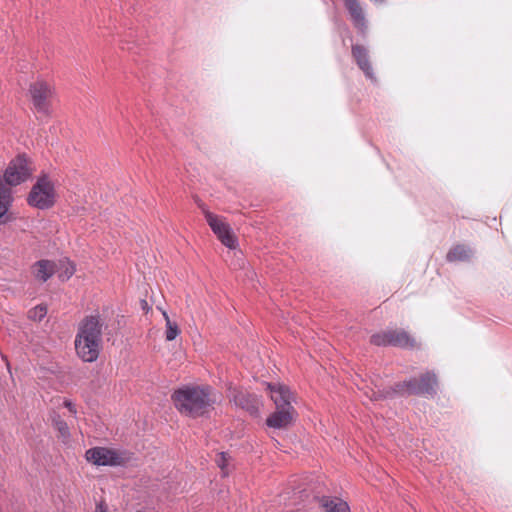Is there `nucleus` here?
<instances>
[{
  "instance_id": "f257e3e1",
  "label": "nucleus",
  "mask_w": 512,
  "mask_h": 512,
  "mask_svg": "<svg viewBox=\"0 0 512 512\" xmlns=\"http://www.w3.org/2000/svg\"><path fill=\"white\" fill-rule=\"evenodd\" d=\"M175 408L191 418H198L214 409L216 403L213 389L208 385H184L171 395Z\"/></svg>"
},
{
  "instance_id": "f03ea898",
  "label": "nucleus",
  "mask_w": 512,
  "mask_h": 512,
  "mask_svg": "<svg viewBox=\"0 0 512 512\" xmlns=\"http://www.w3.org/2000/svg\"><path fill=\"white\" fill-rule=\"evenodd\" d=\"M55 201L56 191L54 183L47 174H42L32 186L27 196V203L31 207L46 210L53 207Z\"/></svg>"
},
{
  "instance_id": "7ed1b4c3",
  "label": "nucleus",
  "mask_w": 512,
  "mask_h": 512,
  "mask_svg": "<svg viewBox=\"0 0 512 512\" xmlns=\"http://www.w3.org/2000/svg\"><path fill=\"white\" fill-rule=\"evenodd\" d=\"M34 167L30 158L19 154L12 159L3 176V183L8 186H17L27 181L33 174Z\"/></svg>"
},
{
  "instance_id": "20e7f679",
  "label": "nucleus",
  "mask_w": 512,
  "mask_h": 512,
  "mask_svg": "<svg viewBox=\"0 0 512 512\" xmlns=\"http://www.w3.org/2000/svg\"><path fill=\"white\" fill-rule=\"evenodd\" d=\"M85 457L88 462L98 466H120L128 460L124 453L106 447L90 448L86 451Z\"/></svg>"
},
{
  "instance_id": "39448f33",
  "label": "nucleus",
  "mask_w": 512,
  "mask_h": 512,
  "mask_svg": "<svg viewBox=\"0 0 512 512\" xmlns=\"http://www.w3.org/2000/svg\"><path fill=\"white\" fill-rule=\"evenodd\" d=\"M31 101L37 112L44 115L49 114L50 99L52 97L51 86L43 81L32 83L29 88Z\"/></svg>"
},
{
  "instance_id": "423d86ee",
  "label": "nucleus",
  "mask_w": 512,
  "mask_h": 512,
  "mask_svg": "<svg viewBox=\"0 0 512 512\" xmlns=\"http://www.w3.org/2000/svg\"><path fill=\"white\" fill-rule=\"evenodd\" d=\"M205 219L223 245L229 249L236 248L237 238L226 222L222 221L218 216L209 211H205Z\"/></svg>"
},
{
  "instance_id": "0eeeda50",
  "label": "nucleus",
  "mask_w": 512,
  "mask_h": 512,
  "mask_svg": "<svg viewBox=\"0 0 512 512\" xmlns=\"http://www.w3.org/2000/svg\"><path fill=\"white\" fill-rule=\"evenodd\" d=\"M102 341L85 339L81 336L75 337V350L79 358L84 362H94L97 360Z\"/></svg>"
},
{
  "instance_id": "6e6552de",
  "label": "nucleus",
  "mask_w": 512,
  "mask_h": 512,
  "mask_svg": "<svg viewBox=\"0 0 512 512\" xmlns=\"http://www.w3.org/2000/svg\"><path fill=\"white\" fill-rule=\"evenodd\" d=\"M102 326L103 323L99 315L86 316L80 322L76 336L102 341Z\"/></svg>"
},
{
  "instance_id": "1a4fd4ad",
  "label": "nucleus",
  "mask_w": 512,
  "mask_h": 512,
  "mask_svg": "<svg viewBox=\"0 0 512 512\" xmlns=\"http://www.w3.org/2000/svg\"><path fill=\"white\" fill-rule=\"evenodd\" d=\"M351 53L357 66L365 74V76L371 80H375L373 68L369 60L368 49L363 45L353 44L351 47Z\"/></svg>"
},
{
  "instance_id": "9d476101",
  "label": "nucleus",
  "mask_w": 512,
  "mask_h": 512,
  "mask_svg": "<svg viewBox=\"0 0 512 512\" xmlns=\"http://www.w3.org/2000/svg\"><path fill=\"white\" fill-rule=\"evenodd\" d=\"M296 411L294 407L276 409L267 419L268 427L282 429L288 427L294 420Z\"/></svg>"
},
{
  "instance_id": "9b49d317",
  "label": "nucleus",
  "mask_w": 512,
  "mask_h": 512,
  "mask_svg": "<svg viewBox=\"0 0 512 512\" xmlns=\"http://www.w3.org/2000/svg\"><path fill=\"white\" fill-rule=\"evenodd\" d=\"M233 402L251 415H257L259 412L260 401L255 394L235 389L233 391Z\"/></svg>"
},
{
  "instance_id": "f8f14e48",
  "label": "nucleus",
  "mask_w": 512,
  "mask_h": 512,
  "mask_svg": "<svg viewBox=\"0 0 512 512\" xmlns=\"http://www.w3.org/2000/svg\"><path fill=\"white\" fill-rule=\"evenodd\" d=\"M270 391V398L274 402L276 409L293 407L291 404L292 394L287 386L267 384Z\"/></svg>"
},
{
  "instance_id": "ddd939ff",
  "label": "nucleus",
  "mask_w": 512,
  "mask_h": 512,
  "mask_svg": "<svg viewBox=\"0 0 512 512\" xmlns=\"http://www.w3.org/2000/svg\"><path fill=\"white\" fill-rule=\"evenodd\" d=\"M345 7L348 10L351 20L355 28L361 33L365 34L367 30V23L363 8L358 0H344Z\"/></svg>"
},
{
  "instance_id": "4468645a",
  "label": "nucleus",
  "mask_w": 512,
  "mask_h": 512,
  "mask_svg": "<svg viewBox=\"0 0 512 512\" xmlns=\"http://www.w3.org/2000/svg\"><path fill=\"white\" fill-rule=\"evenodd\" d=\"M418 379L420 396L434 397L437 394L438 378L433 371H426Z\"/></svg>"
},
{
  "instance_id": "2eb2a0df",
  "label": "nucleus",
  "mask_w": 512,
  "mask_h": 512,
  "mask_svg": "<svg viewBox=\"0 0 512 512\" xmlns=\"http://www.w3.org/2000/svg\"><path fill=\"white\" fill-rule=\"evenodd\" d=\"M389 346L399 348H414L416 340L403 329H390Z\"/></svg>"
},
{
  "instance_id": "dca6fc26",
  "label": "nucleus",
  "mask_w": 512,
  "mask_h": 512,
  "mask_svg": "<svg viewBox=\"0 0 512 512\" xmlns=\"http://www.w3.org/2000/svg\"><path fill=\"white\" fill-rule=\"evenodd\" d=\"M13 202L10 186L0 180V225L6 223L9 217L6 215Z\"/></svg>"
},
{
  "instance_id": "f3484780",
  "label": "nucleus",
  "mask_w": 512,
  "mask_h": 512,
  "mask_svg": "<svg viewBox=\"0 0 512 512\" xmlns=\"http://www.w3.org/2000/svg\"><path fill=\"white\" fill-rule=\"evenodd\" d=\"M474 251L471 247L464 244H456L452 246L446 254L448 262H465L473 257Z\"/></svg>"
},
{
  "instance_id": "a211bd4d",
  "label": "nucleus",
  "mask_w": 512,
  "mask_h": 512,
  "mask_svg": "<svg viewBox=\"0 0 512 512\" xmlns=\"http://www.w3.org/2000/svg\"><path fill=\"white\" fill-rule=\"evenodd\" d=\"M56 272V264L50 260H39L34 264V276L46 282Z\"/></svg>"
},
{
  "instance_id": "6ab92c4d",
  "label": "nucleus",
  "mask_w": 512,
  "mask_h": 512,
  "mask_svg": "<svg viewBox=\"0 0 512 512\" xmlns=\"http://www.w3.org/2000/svg\"><path fill=\"white\" fill-rule=\"evenodd\" d=\"M418 379L412 377L408 380L400 381L395 383L392 388L395 396H410L418 395Z\"/></svg>"
},
{
  "instance_id": "aec40b11",
  "label": "nucleus",
  "mask_w": 512,
  "mask_h": 512,
  "mask_svg": "<svg viewBox=\"0 0 512 512\" xmlns=\"http://www.w3.org/2000/svg\"><path fill=\"white\" fill-rule=\"evenodd\" d=\"M321 507L325 512H349L348 504L340 498L322 497Z\"/></svg>"
},
{
  "instance_id": "412c9836",
  "label": "nucleus",
  "mask_w": 512,
  "mask_h": 512,
  "mask_svg": "<svg viewBox=\"0 0 512 512\" xmlns=\"http://www.w3.org/2000/svg\"><path fill=\"white\" fill-rule=\"evenodd\" d=\"M56 271L59 273V278L62 281L68 280L75 273V265L69 259L65 258L59 261L56 265Z\"/></svg>"
},
{
  "instance_id": "4be33fe9",
  "label": "nucleus",
  "mask_w": 512,
  "mask_h": 512,
  "mask_svg": "<svg viewBox=\"0 0 512 512\" xmlns=\"http://www.w3.org/2000/svg\"><path fill=\"white\" fill-rule=\"evenodd\" d=\"M166 321L165 337L167 341H173L180 333V329L176 322H172L166 312H163Z\"/></svg>"
},
{
  "instance_id": "5701e85b",
  "label": "nucleus",
  "mask_w": 512,
  "mask_h": 512,
  "mask_svg": "<svg viewBox=\"0 0 512 512\" xmlns=\"http://www.w3.org/2000/svg\"><path fill=\"white\" fill-rule=\"evenodd\" d=\"M390 329L374 333L370 337V343L375 346H389Z\"/></svg>"
},
{
  "instance_id": "b1692460",
  "label": "nucleus",
  "mask_w": 512,
  "mask_h": 512,
  "mask_svg": "<svg viewBox=\"0 0 512 512\" xmlns=\"http://www.w3.org/2000/svg\"><path fill=\"white\" fill-rule=\"evenodd\" d=\"M47 314L46 305H37L28 311V318L33 321H41Z\"/></svg>"
},
{
  "instance_id": "393cba45",
  "label": "nucleus",
  "mask_w": 512,
  "mask_h": 512,
  "mask_svg": "<svg viewBox=\"0 0 512 512\" xmlns=\"http://www.w3.org/2000/svg\"><path fill=\"white\" fill-rule=\"evenodd\" d=\"M372 401L383 400L387 398H393L395 396L393 388L389 387L387 389L372 391L371 395H368Z\"/></svg>"
},
{
  "instance_id": "a878e982",
  "label": "nucleus",
  "mask_w": 512,
  "mask_h": 512,
  "mask_svg": "<svg viewBox=\"0 0 512 512\" xmlns=\"http://www.w3.org/2000/svg\"><path fill=\"white\" fill-rule=\"evenodd\" d=\"M54 425L62 436L66 437L69 435V428L64 420H62L61 418H57L54 420Z\"/></svg>"
},
{
  "instance_id": "bb28decb",
  "label": "nucleus",
  "mask_w": 512,
  "mask_h": 512,
  "mask_svg": "<svg viewBox=\"0 0 512 512\" xmlns=\"http://www.w3.org/2000/svg\"><path fill=\"white\" fill-rule=\"evenodd\" d=\"M216 462L221 470L224 471L228 465V454L225 452L219 453Z\"/></svg>"
},
{
  "instance_id": "cd10ccee",
  "label": "nucleus",
  "mask_w": 512,
  "mask_h": 512,
  "mask_svg": "<svg viewBox=\"0 0 512 512\" xmlns=\"http://www.w3.org/2000/svg\"><path fill=\"white\" fill-rule=\"evenodd\" d=\"M65 407L68 408V410L71 412V413H76V409H75V406L73 405V403H71L70 401H65Z\"/></svg>"
},
{
  "instance_id": "c85d7f7f",
  "label": "nucleus",
  "mask_w": 512,
  "mask_h": 512,
  "mask_svg": "<svg viewBox=\"0 0 512 512\" xmlns=\"http://www.w3.org/2000/svg\"><path fill=\"white\" fill-rule=\"evenodd\" d=\"M142 307H145V305H147V302L146 301H142Z\"/></svg>"
},
{
  "instance_id": "c756f323",
  "label": "nucleus",
  "mask_w": 512,
  "mask_h": 512,
  "mask_svg": "<svg viewBox=\"0 0 512 512\" xmlns=\"http://www.w3.org/2000/svg\"><path fill=\"white\" fill-rule=\"evenodd\" d=\"M142 307H145V305H147V302L146 301H142Z\"/></svg>"
}]
</instances>
